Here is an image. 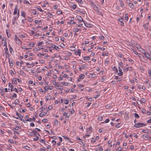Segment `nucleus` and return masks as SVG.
Segmentation results:
<instances>
[{
  "label": "nucleus",
  "mask_w": 151,
  "mask_h": 151,
  "mask_svg": "<svg viewBox=\"0 0 151 151\" xmlns=\"http://www.w3.org/2000/svg\"><path fill=\"white\" fill-rule=\"evenodd\" d=\"M146 124L143 123H138L135 124L134 127L135 128H139L143 126H145Z\"/></svg>",
  "instance_id": "1"
},
{
  "label": "nucleus",
  "mask_w": 151,
  "mask_h": 151,
  "mask_svg": "<svg viewBox=\"0 0 151 151\" xmlns=\"http://www.w3.org/2000/svg\"><path fill=\"white\" fill-rule=\"evenodd\" d=\"M122 68L123 69H124V68H123L118 67L119 73H118V75L119 76H121L123 75V72H122Z\"/></svg>",
  "instance_id": "2"
},
{
  "label": "nucleus",
  "mask_w": 151,
  "mask_h": 151,
  "mask_svg": "<svg viewBox=\"0 0 151 151\" xmlns=\"http://www.w3.org/2000/svg\"><path fill=\"white\" fill-rule=\"evenodd\" d=\"M145 56L149 60H151V56L148 53L145 54Z\"/></svg>",
  "instance_id": "3"
},
{
  "label": "nucleus",
  "mask_w": 151,
  "mask_h": 151,
  "mask_svg": "<svg viewBox=\"0 0 151 151\" xmlns=\"http://www.w3.org/2000/svg\"><path fill=\"white\" fill-rule=\"evenodd\" d=\"M91 6L95 10H97L98 7L92 2H91Z\"/></svg>",
  "instance_id": "4"
},
{
  "label": "nucleus",
  "mask_w": 151,
  "mask_h": 151,
  "mask_svg": "<svg viewBox=\"0 0 151 151\" xmlns=\"http://www.w3.org/2000/svg\"><path fill=\"white\" fill-rule=\"evenodd\" d=\"M77 19H78V20H79L80 22H79V23H81V21H82L83 22H84L83 20V18H82V17L81 16H78L77 17Z\"/></svg>",
  "instance_id": "5"
},
{
  "label": "nucleus",
  "mask_w": 151,
  "mask_h": 151,
  "mask_svg": "<svg viewBox=\"0 0 151 151\" xmlns=\"http://www.w3.org/2000/svg\"><path fill=\"white\" fill-rule=\"evenodd\" d=\"M81 53V51L80 50H76L75 52V53L76 55H78L80 56Z\"/></svg>",
  "instance_id": "6"
},
{
  "label": "nucleus",
  "mask_w": 151,
  "mask_h": 151,
  "mask_svg": "<svg viewBox=\"0 0 151 151\" xmlns=\"http://www.w3.org/2000/svg\"><path fill=\"white\" fill-rule=\"evenodd\" d=\"M16 114L17 116L20 118V119L22 120V119L23 118V116L21 114L18 113L17 112H16Z\"/></svg>",
  "instance_id": "7"
},
{
  "label": "nucleus",
  "mask_w": 151,
  "mask_h": 151,
  "mask_svg": "<svg viewBox=\"0 0 151 151\" xmlns=\"http://www.w3.org/2000/svg\"><path fill=\"white\" fill-rule=\"evenodd\" d=\"M51 47L52 48L55 49L56 50H59V48H58V47L57 46H56V45H53V44L52 45H51Z\"/></svg>",
  "instance_id": "8"
},
{
  "label": "nucleus",
  "mask_w": 151,
  "mask_h": 151,
  "mask_svg": "<svg viewBox=\"0 0 151 151\" xmlns=\"http://www.w3.org/2000/svg\"><path fill=\"white\" fill-rule=\"evenodd\" d=\"M124 69H123L125 71H126V72H127L128 71V70L129 71H131L132 70V68L131 67H128L127 68H126V69H125V68L124 67Z\"/></svg>",
  "instance_id": "9"
},
{
  "label": "nucleus",
  "mask_w": 151,
  "mask_h": 151,
  "mask_svg": "<svg viewBox=\"0 0 151 151\" xmlns=\"http://www.w3.org/2000/svg\"><path fill=\"white\" fill-rule=\"evenodd\" d=\"M18 10V7L17 6H16L14 9V11L13 13V14L15 15L17 14Z\"/></svg>",
  "instance_id": "10"
},
{
  "label": "nucleus",
  "mask_w": 151,
  "mask_h": 151,
  "mask_svg": "<svg viewBox=\"0 0 151 151\" xmlns=\"http://www.w3.org/2000/svg\"><path fill=\"white\" fill-rule=\"evenodd\" d=\"M60 84L62 86H67L68 85V83H66L65 82H63L61 83Z\"/></svg>",
  "instance_id": "11"
},
{
  "label": "nucleus",
  "mask_w": 151,
  "mask_h": 151,
  "mask_svg": "<svg viewBox=\"0 0 151 151\" xmlns=\"http://www.w3.org/2000/svg\"><path fill=\"white\" fill-rule=\"evenodd\" d=\"M12 82H14V83L15 85H17V78H13Z\"/></svg>",
  "instance_id": "12"
},
{
  "label": "nucleus",
  "mask_w": 151,
  "mask_h": 151,
  "mask_svg": "<svg viewBox=\"0 0 151 151\" xmlns=\"http://www.w3.org/2000/svg\"><path fill=\"white\" fill-rule=\"evenodd\" d=\"M83 23H84L85 26L86 27H91V25L89 24H87L86 23V22H83Z\"/></svg>",
  "instance_id": "13"
},
{
  "label": "nucleus",
  "mask_w": 151,
  "mask_h": 151,
  "mask_svg": "<svg viewBox=\"0 0 151 151\" xmlns=\"http://www.w3.org/2000/svg\"><path fill=\"white\" fill-rule=\"evenodd\" d=\"M9 63L10 65V66H13V64L12 63V60H11V59L9 58Z\"/></svg>",
  "instance_id": "14"
},
{
  "label": "nucleus",
  "mask_w": 151,
  "mask_h": 151,
  "mask_svg": "<svg viewBox=\"0 0 151 151\" xmlns=\"http://www.w3.org/2000/svg\"><path fill=\"white\" fill-rule=\"evenodd\" d=\"M51 98V97L50 95H47L46 97V101H47L48 100H50Z\"/></svg>",
  "instance_id": "15"
},
{
  "label": "nucleus",
  "mask_w": 151,
  "mask_h": 151,
  "mask_svg": "<svg viewBox=\"0 0 151 151\" xmlns=\"http://www.w3.org/2000/svg\"><path fill=\"white\" fill-rule=\"evenodd\" d=\"M9 87H11V89H10L11 91V92L13 91V88H14V86L12 85H11V83H9Z\"/></svg>",
  "instance_id": "16"
},
{
  "label": "nucleus",
  "mask_w": 151,
  "mask_h": 151,
  "mask_svg": "<svg viewBox=\"0 0 151 151\" xmlns=\"http://www.w3.org/2000/svg\"><path fill=\"white\" fill-rule=\"evenodd\" d=\"M81 29H80L78 28H75L73 29V31L75 32H78L79 31H81Z\"/></svg>",
  "instance_id": "17"
},
{
  "label": "nucleus",
  "mask_w": 151,
  "mask_h": 151,
  "mask_svg": "<svg viewBox=\"0 0 151 151\" xmlns=\"http://www.w3.org/2000/svg\"><path fill=\"white\" fill-rule=\"evenodd\" d=\"M21 15L23 17H25V14L24 11H22L21 12Z\"/></svg>",
  "instance_id": "18"
},
{
  "label": "nucleus",
  "mask_w": 151,
  "mask_h": 151,
  "mask_svg": "<svg viewBox=\"0 0 151 151\" xmlns=\"http://www.w3.org/2000/svg\"><path fill=\"white\" fill-rule=\"evenodd\" d=\"M118 64L119 65V67L123 68V63L122 62L119 63Z\"/></svg>",
  "instance_id": "19"
},
{
  "label": "nucleus",
  "mask_w": 151,
  "mask_h": 151,
  "mask_svg": "<svg viewBox=\"0 0 151 151\" xmlns=\"http://www.w3.org/2000/svg\"><path fill=\"white\" fill-rule=\"evenodd\" d=\"M9 50H10V52H11V53H12V51H13V52H14V51H13V49L11 46V45L10 44L9 45Z\"/></svg>",
  "instance_id": "20"
},
{
  "label": "nucleus",
  "mask_w": 151,
  "mask_h": 151,
  "mask_svg": "<svg viewBox=\"0 0 151 151\" xmlns=\"http://www.w3.org/2000/svg\"><path fill=\"white\" fill-rule=\"evenodd\" d=\"M32 133H33L34 134H37V135H38L39 136H40V135L39 134L37 133V131H36V130H33L32 131Z\"/></svg>",
  "instance_id": "21"
},
{
  "label": "nucleus",
  "mask_w": 151,
  "mask_h": 151,
  "mask_svg": "<svg viewBox=\"0 0 151 151\" xmlns=\"http://www.w3.org/2000/svg\"><path fill=\"white\" fill-rule=\"evenodd\" d=\"M90 59V57L89 56L85 57L83 58V60H89Z\"/></svg>",
  "instance_id": "22"
},
{
  "label": "nucleus",
  "mask_w": 151,
  "mask_h": 151,
  "mask_svg": "<svg viewBox=\"0 0 151 151\" xmlns=\"http://www.w3.org/2000/svg\"><path fill=\"white\" fill-rule=\"evenodd\" d=\"M17 97V94L15 93H14L13 95L11 96L10 98H11L12 99H13L14 97Z\"/></svg>",
  "instance_id": "23"
},
{
  "label": "nucleus",
  "mask_w": 151,
  "mask_h": 151,
  "mask_svg": "<svg viewBox=\"0 0 151 151\" xmlns=\"http://www.w3.org/2000/svg\"><path fill=\"white\" fill-rule=\"evenodd\" d=\"M142 132L144 133H147L149 132V131L147 129H143L142 130Z\"/></svg>",
  "instance_id": "24"
},
{
  "label": "nucleus",
  "mask_w": 151,
  "mask_h": 151,
  "mask_svg": "<svg viewBox=\"0 0 151 151\" xmlns=\"http://www.w3.org/2000/svg\"><path fill=\"white\" fill-rule=\"evenodd\" d=\"M79 77L80 78L82 79L85 78V76L83 74H81L79 76Z\"/></svg>",
  "instance_id": "25"
},
{
  "label": "nucleus",
  "mask_w": 151,
  "mask_h": 151,
  "mask_svg": "<svg viewBox=\"0 0 151 151\" xmlns=\"http://www.w3.org/2000/svg\"><path fill=\"white\" fill-rule=\"evenodd\" d=\"M47 114V112L45 113V114H42V113H40L39 114V116L40 117H42L44 116L45 115Z\"/></svg>",
  "instance_id": "26"
},
{
  "label": "nucleus",
  "mask_w": 151,
  "mask_h": 151,
  "mask_svg": "<svg viewBox=\"0 0 151 151\" xmlns=\"http://www.w3.org/2000/svg\"><path fill=\"white\" fill-rule=\"evenodd\" d=\"M16 65H17L20 67L21 66L22 63L19 62H16Z\"/></svg>",
  "instance_id": "27"
},
{
  "label": "nucleus",
  "mask_w": 151,
  "mask_h": 151,
  "mask_svg": "<svg viewBox=\"0 0 151 151\" xmlns=\"http://www.w3.org/2000/svg\"><path fill=\"white\" fill-rule=\"evenodd\" d=\"M15 40L16 42L17 40L20 42V40L17 37L16 35H15Z\"/></svg>",
  "instance_id": "28"
},
{
  "label": "nucleus",
  "mask_w": 151,
  "mask_h": 151,
  "mask_svg": "<svg viewBox=\"0 0 151 151\" xmlns=\"http://www.w3.org/2000/svg\"><path fill=\"white\" fill-rule=\"evenodd\" d=\"M2 45H3V46H7L6 41V40H5V41L4 42H2Z\"/></svg>",
  "instance_id": "29"
},
{
  "label": "nucleus",
  "mask_w": 151,
  "mask_h": 151,
  "mask_svg": "<svg viewBox=\"0 0 151 151\" xmlns=\"http://www.w3.org/2000/svg\"><path fill=\"white\" fill-rule=\"evenodd\" d=\"M63 115L64 116H65L67 118H69V116L68 115V113L66 112H65L63 114Z\"/></svg>",
  "instance_id": "30"
},
{
  "label": "nucleus",
  "mask_w": 151,
  "mask_h": 151,
  "mask_svg": "<svg viewBox=\"0 0 151 151\" xmlns=\"http://www.w3.org/2000/svg\"><path fill=\"white\" fill-rule=\"evenodd\" d=\"M97 119L98 120L101 121L103 120V117L101 116H99Z\"/></svg>",
  "instance_id": "31"
},
{
  "label": "nucleus",
  "mask_w": 151,
  "mask_h": 151,
  "mask_svg": "<svg viewBox=\"0 0 151 151\" xmlns=\"http://www.w3.org/2000/svg\"><path fill=\"white\" fill-rule=\"evenodd\" d=\"M39 137L38 136H36V138H34L33 139V140L34 141H37L39 139Z\"/></svg>",
  "instance_id": "32"
},
{
  "label": "nucleus",
  "mask_w": 151,
  "mask_h": 151,
  "mask_svg": "<svg viewBox=\"0 0 151 151\" xmlns=\"http://www.w3.org/2000/svg\"><path fill=\"white\" fill-rule=\"evenodd\" d=\"M54 124L55 125H56V126L58 125V121L57 119H55V120Z\"/></svg>",
  "instance_id": "33"
},
{
  "label": "nucleus",
  "mask_w": 151,
  "mask_h": 151,
  "mask_svg": "<svg viewBox=\"0 0 151 151\" xmlns=\"http://www.w3.org/2000/svg\"><path fill=\"white\" fill-rule=\"evenodd\" d=\"M109 119H106L105 121L103 122H102V123H107L109 122Z\"/></svg>",
  "instance_id": "34"
},
{
  "label": "nucleus",
  "mask_w": 151,
  "mask_h": 151,
  "mask_svg": "<svg viewBox=\"0 0 151 151\" xmlns=\"http://www.w3.org/2000/svg\"><path fill=\"white\" fill-rule=\"evenodd\" d=\"M5 47H6V48L4 49V50H5V53H6L7 52H8V48L7 47V46H5Z\"/></svg>",
  "instance_id": "35"
},
{
  "label": "nucleus",
  "mask_w": 151,
  "mask_h": 151,
  "mask_svg": "<svg viewBox=\"0 0 151 151\" xmlns=\"http://www.w3.org/2000/svg\"><path fill=\"white\" fill-rule=\"evenodd\" d=\"M40 141L41 143H42L45 145L46 144L45 143V141L44 139H40Z\"/></svg>",
  "instance_id": "36"
},
{
  "label": "nucleus",
  "mask_w": 151,
  "mask_h": 151,
  "mask_svg": "<svg viewBox=\"0 0 151 151\" xmlns=\"http://www.w3.org/2000/svg\"><path fill=\"white\" fill-rule=\"evenodd\" d=\"M53 145L55 146L56 143V141L54 140H52L51 141Z\"/></svg>",
  "instance_id": "37"
},
{
  "label": "nucleus",
  "mask_w": 151,
  "mask_h": 151,
  "mask_svg": "<svg viewBox=\"0 0 151 151\" xmlns=\"http://www.w3.org/2000/svg\"><path fill=\"white\" fill-rule=\"evenodd\" d=\"M37 9L40 12H43L44 11L42 10L41 8L40 7H38L37 8Z\"/></svg>",
  "instance_id": "38"
},
{
  "label": "nucleus",
  "mask_w": 151,
  "mask_h": 151,
  "mask_svg": "<svg viewBox=\"0 0 151 151\" xmlns=\"http://www.w3.org/2000/svg\"><path fill=\"white\" fill-rule=\"evenodd\" d=\"M19 103V101L17 99H16L15 101V103H13V104H18Z\"/></svg>",
  "instance_id": "39"
},
{
  "label": "nucleus",
  "mask_w": 151,
  "mask_h": 151,
  "mask_svg": "<svg viewBox=\"0 0 151 151\" xmlns=\"http://www.w3.org/2000/svg\"><path fill=\"white\" fill-rule=\"evenodd\" d=\"M19 12H18V16H17V17H14V21H15L17 19V18H18V17H19Z\"/></svg>",
  "instance_id": "40"
},
{
  "label": "nucleus",
  "mask_w": 151,
  "mask_h": 151,
  "mask_svg": "<svg viewBox=\"0 0 151 151\" xmlns=\"http://www.w3.org/2000/svg\"><path fill=\"white\" fill-rule=\"evenodd\" d=\"M117 128H119L120 127V123H118L116 124L115 126Z\"/></svg>",
  "instance_id": "41"
},
{
  "label": "nucleus",
  "mask_w": 151,
  "mask_h": 151,
  "mask_svg": "<svg viewBox=\"0 0 151 151\" xmlns=\"http://www.w3.org/2000/svg\"><path fill=\"white\" fill-rule=\"evenodd\" d=\"M125 19L127 20V21L128 19V15L127 13H126L125 14Z\"/></svg>",
  "instance_id": "42"
},
{
  "label": "nucleus",
  "mask_w": 151,
  "mask_h": 151,
  "mask_svg": "<svg viewBox=\"0 0 151 151\" xmlns=\"http://www.w3.org/2000/svg\"><path fill=\"white\" fill-rule=\"evenodd\" d=\"M143 136H145V137L147 139H149L150 138V137L149 136H148L147 134H145L143 135Z\"/></svg>",
  "instance_id": "43"
},
{
  "label": "nucleus",
  "mask_w": 151,
  "mask_h": 151,
  "mask_svg": "<svg viewBox=\"0 0 151 151\" xmlns=\"http://www.w3.org/2000/svg\"><path fill=\"white\" fill-rule=\"evenodd\" d=\"M134 115H135V117L136 118H137V119H138V118H139V115L137 114V113H135L134 114Z\"/></svg>",
  "instance_id": "44"
},
{
  "label": "nucleus",
  "mask_w": 151,
  "mask_h": 151,
  "mask_svg": "<svg viewBox=\"0 0 151 151\" xmlns=\"http://www.w3.org/2000/svg\"><path fill=\"white\" fill-rule=\"evenodd\" d=\"M122 150V147L120 146H119L118 148V149H116V150H118L119 151H121Z\"/></svg>",
  "instance_id": "45"
},
{
  "label": "nucleus",
  "mask_w": 151,
  "mask_h": 151,
  "mask_svg": "<svg viewBox=\"0 0 151 151\" xmlns=\"http://www.w3.org/2000/svg\"><path fill=\"white\" fill-rule=\"evenodd\" d=\"M23 3L24 4H29V2L27 0H24L23 1Z\"/></svg>",
  "instance_id": "46"
},
{
  "label": "nucleus",
  "mask_w": 151,
  "mask_h": 151,
  "mask_svg": "<svg viewBox=\"0 0 151 151\" xmlns=\"http://www.w3.org/2000/svg\"><path fill=\"white\" fill-rule=\"evenodd\" d=\"M47 121H48V120L47 119H43L42 120V122H43L44 123H45Z\"/></svg>",
  "instance_id": "47"
},
{
  "label": "nucleus",
  "mask_w": 151,
  "mask_h": 151,
  "mask_svg": "<svg viewBox=\"0 0 151 151\" xmlns=\"http://www.w3.org/2000/svg\"><path fill=\"white\" fill-rule=\"evenodd\" d=\"M33 20V19L31 18H29L28 19V21L29 22H32Z\"/></svg>",
  "instance_id": "48"
},
{
  "label": "nucleus",
  "mask_w": 151,
  "mask_h": 151,
  "mask_svg": "<svg viewBox=\"0 0 151 151\" xmlns=\"http://www.w3.org/2000/svg\"><path fill=\"white\" fill-rule=\"evenodd\" d=\"M43 44V42L42 41L41 42H39L37 44V45L38 46H39L40 45H41Z\"/></svg>",
  "instance_id": "49"
},
{
  "label": "nucleus",
  "mask_w": 151,
  "mask_h": 151,
  "mask_svg": "<svg viewBox=\"0 0 151 151\" xmlns=\"http://www.w3.org/2000/svg\"><path fill=\"white\" fill-rule=\"evenodd\" d=\"M47 149L49 150H51V147L50 145H48L47 146Z\"/></svg>",
  "instance_id": "50"
},
{
  "label": "nucleus",
  "mask_w": 151,
  "mask_h": 151,
  "mask_svg": "<svg viewBox=\"0 0 151 151\" xmlns=\"http://www.w3.org/2000/svg\"><path fill=\"white\" fill-rule=\"evenodd\" d=\"M20 72L23 75L25 76L26 75L25 73L22 70L20 71Z\"/></svg>",
  "instance_id": "51"
},
{
  "label": "nucleus",
  "mask_w": 151,
  "mask_h": 151,
  "mask_svg": "<svg viewBox=\"0 0 151 151\" xmlns=\"http://www.w3.org/2000/svg\"><path fill=\"white\" fill-rule=\"evenodd\" d=\"M28 45H30L32 47H33L35 45V44L34 43H33L32 44L29 43L28 44Z\"/></svg>",
  "instance_id": "52"
},
{
  "label": "nucleus",
  "mask_w": 151,
  "mask_h": 151,
  "mask_svg": "<svg viewBox=\"0 0 151 151\" xmlns=\"http://www.w3.org/2000/svg\"><path fill=\"white\" fill-rule=\"evenodd\" d=\"M76 22H73V21H70L69 23V24H75Z\"/></svg>",
  "instance_id": "53"
},
{
  "label": "nucleus",
  "mask_w": 151,
  "mask_h": 151,
  "mask_svg": "<svg viewBox=\"0 0 151 151\" xmlns=\"http://www.w3.org/2000/svg\"><path fill=\"white\" fill-rule=\"evenodd\" d=\"M144 28H146L147 29H148V27L147 24H144L143 25Z\"/></svg>",
  "instance_id": "54"
},
{
  "label": "nucleus",
  "mask_w": 151,
  "mask_h": 151,
  "mask_svg": "<svg viewBox=\"0 0 151 151\" xmlns=\"http://www.w3.org/2000/svg\"><path fill=\"white\" fill-rule=\"evenodd\" d=\"M122 78H118V79L117 80V82H119L121 81H122Z\"/></svg>",
  "instance_id": "55"
},
{
  "label": "nucleus",
  "mask_w": 151,
  "mask_h": 151,
  "mask_svg": "<svg viewBox=\"0 0 151 151\" xmlns=\"http://www.w3.org/2000/svg\"><path fill=\"white\" fill-rule=\"evenodd\" d=\"M40 109H41V111H45V107H42V108H41Z\"/></svg>",
  "instance_id": "56"
},
{
  "label": "nucleus",
  "mask_w": 151,
  "mask_h": 151,
  "mask_svg": "<svg viewBox=\"0 0 151 151\" xmlns=\"http://www.w3.org/2000/svg\"><path fill=\"white\" fill-rule=\"evenodd\" d=\"M76 5L74 4L72 6V8L73 9H75L76 8Z\"/></svg>",
  "instance_id": "57"
},
{
  "label": "nucleus",
  "mask_w": 151,
  "mask_h": 151,
  "mask_svg": "<svg viewBox=\"0 0 151 151\" xmlns=\"http://www.w3.org/2000/svg\"><path fill=\"white\" fill-rule=\"evenodd\" d=\"M99 37V38L101 40H103L104 39V37L103 36H100Z\"/></svg>",
  "instance_id": "58"
},
{
  "label": "nucleus",
  "mask_w": 151,
  "mask_h": 151,
  "mask_svg": "<svg viewBox=\"0 0 151 151\" xmlns=\"http://www.w3.org/2000/svg\"><path fill=\"white\" fill-rule=\"evenodd\" d=\"M142 111L143 113L145 114L146 113V111L145 109H143L142 110Z\"/></svg>",
  "instance_id": "59"
},
{
  "label": "nucleus",
  "mask_w": 151,
  "mask_h": 151,
  "mask_svg": "<svg viewBox=\"0 0 151 151\" xmlns=\"http://www.w3.org/2000/svg\"><path fill=\"white\" fill-rule=\"evenodd\" d=\"M44 89L45 90H48L49 89V88L48 87V86H46L44 87Z\"/></svg>",
  "instance_id": "60"
},
{
  "label": "nucleus",
  "mask_w": 151,
  "mask_h": 151,
  "mask_svg": "<svg viewBox=\"0 0 151 151\" xmlns=\"http://www.w3.org/2000/svg\"><path fill=\"white\" fill-rule=\"evenodd\" d=\"M31 127H33L35 126V124L33 123H31L30 124Z\"/></svg>",
  "instance_id": "61"
},
{
  "label": "nucleus",
  "mask_w": 151,
  "mask_h": 151,
  "mask_svg": "<svg viewBox=\"0 0 151 151\" xmlns=\"http://www.w3.org/2000/svg\"><path fill=\"white\" fill-rule=\"evenodd\" d=\"M148 73L150 76H151V70H149L148 71Z\"/></svg>",
  "instance_id": "62"
},
{
  "label": "nucleus",
  "mask_w": 151,
  "mask_h": 151,
  "mask_svg": "<svg viewBox=\"0 0 151 151\" xmlns=\"http://www.w3.org/2000/svg\"><path fill=\"white\" fill-rule=\"evenodd\" d=\"M9 142L11 143H12L13 142V140L11 139H9Z\"/></svg>",
  "instance_id": "63"
},
{
  "label": "nucleus",
  "mask_w": 151,
  "mask_h": 151,
  "mask_svg": "<svg viewBox=\"0 0 151 151\" xmlns=\"http://www.w3.org/2000/svg\"><path fill=\"white\" fill-rule=\"evenodd\" d=\"M133 5V3H130L129 4V6L131 7H132V6Z\"/></svg>",
  "instance_id": "64"
}]
</instances>
